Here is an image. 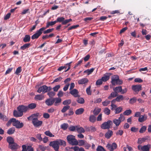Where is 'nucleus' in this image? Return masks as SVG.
Instances as JSON below:
<instances>
[{
	"mask_svg": "<svg viewBox=\"0 0 151 151\" xmlns=\"http://www.w3.org/2000/svg\"><path fill=\"white\" fill-rule=\"evenodd\" d=\"M113 122L116 127L119 126L121 122L118 119H114L113 120Z\"/></svg>",
	"mask_w": 151,
	"mask_h": 151,
	"instance_id": "34",
	"label": "nucleus"
},
{
	"mask_svg": "<svg viewBox=\"0 0 151 151\" xmlns=\"http://www.w3.org/2000/svg\"><path fill=\"white\" fill-rule=\"evenodd\" d=\"M47 94L50 97H52L55 96V93L53 91H49Z\"/></svg>",
	"mask_w": 151,
	"mask_h": 151,
	"instance_id": "51",
	"label": "nucleus"
},
{
	"mask_svg": "<svg viewBox=\"0 0 151 151\" xmlns=\"http://www.w3.org/2000/svg\"><path fill=\"white\" fill-rule=\"evenodd\" d=\"M150 146H151L150 144H148L143 146L139 145L137 147L138 150L140 151H149Z\"/></svg>",
	"mask_w": 151,
	"mask_h": 151,
	"instance_id": "8",
	"label": "nucleus"
},
{
	"mask_svg": "<svg viewBox=\"0 0 151 151\" xmlns=\"http://www.w3.org/2000/svg\"><path fill=\"white\" fill-rule=\"evenodd\" d=\"M111 83L112 85H121L122 83V81L119 79V76L117 75L113 76L111 78Z\"/></svg>",
	"mask_w": 151,
	"mask_h": 151,
	"instance_id": "3",
	"label": "nucleus"
},
{
	"mask_svg": "<svg viewBox=\"0 0 151 151\" xmlns=\"http://www.w3.org/2000/svg\"><path fill=\"white\" fill-rule=\"evenodd\" d=\"M44 96L42 95H36L35 97V99L39 100H41L44 99Z\"/></svg>",
	"mask_w": 151,
	"mask_h": 151,
	"instance_id": "25",
	"label": "nucleus"
},
{
	"mask_svg": "<svg viewBox=\"0 0 151 151\" xmlns=\"http://www.w3.org/2000/svg\"><path fill=\"white\" fill-rule=\"evenodd\" d=\"M113 124L111 120H108L107 122L103 123L101 125V128L103 129H109Z\"/></svg>",
	"mask_w": 151,
	"mask_h": 151,
	"instance_id": "5",
	"label": "nucleus"
},
{
	"mask_svg": "<svg viewBox=\"0 0 151 151\" xmlns=\"http://www.w3.org/2000/svg\"><path fill=\"white\" fill-rule=\"evenodd\" d=\"M9 147L12 150H17L19 147L17 143L14 142L9 145Z\"/></svg>",
	"mask_w": 151,
	"mask_h": 151,
	"instance_id": "20",
	"label": "nucleus"
},
{
	"mask_svg": "<svg viewBox=\"0 0 151 151\" xmlns=\"http://www.w3.org/2000/svg\"><path fill=\"white\" fill-rule=\"evenodd\" d=\"M116 101L119 102L121 100L123 99V97L122 95H119L116 98Z\"/></svg>",
	"mask_w": 151,
	"mask_h": 151,
	"instance_id": "58",
	"label": "nucleus"
},
{
	"mask_svg": "<svg viewBox=\"0 0 151 151\" xmlns=\"http://www.w3.org/2000/svg\"><path fill=\"white\" fill-rule=\"evenodd\" d=\"M52 89V88L50 86L47 87L45 85H43L39 88L38 90L37 91V92L39 93L42 92L43 93H45L50 91Z\"/></svg>",
	"mask_w": 151,
	"mask_h": 151,
	"instance_id": "4",
	"label": "nucleus"
},
{
	"mask_svg": "<svg viewBox=\"0 0 151 151\" xmlns=\"http://www.w3.org/2000/svg\"><path fill=\"white\" fill-rule=\"evenodd\" d=\"M132 113V111L131 110H126L124 111L123 113V114L125 115H129Z\"/></svg>",
	"mask_w": 151,
	"mask_h": 151,
	"instance_id": "55",
	"label": "nucleus"
},
{
	"mask_svg": "<svg viewBox=\"0 0 151 151\" xmlns=\"http://www.w3.org/2000/svg\"><path fill=\"white\" fill-rule=\"evenodd\" d=\"M122 110V108L121 107H119L115 109V113L116 114H118L120 113Z\"/></svg>",
	"mask_w": 151,
	"mask_h": 151,
	"instance_id": "43",
	"label": "nucleus"
},
{
	"mask_svg": "<svg viewBox=\"0 0 151 151\" xmlns=\"http://www.w3.org/2000/svg\"><path fill=\"white\" fill-rule=\"evenodd\" d=\"M14 123L13 124V125L17 129H20L22 127L24 126V124L22 122H20L18 120H16L14 118Z\"/></svg>",
	"mask_w": 151,
	"mask_h": 151,
	"instance_id": "9",
	"label": "nucleus"
},
{
	"mask_svg": "<svg viewBox=\"0 0 151 151\" xmlns=\"http://www.w3.org/2000/svg\"><path fill=\"white\" fill-rule=\"evenodd\" d=\"M125 117L122 114H121L120 115V116L119 118L118 119L121 122L124 121L125 120Z\"/></svg>",
	"mask_w": 151,
	"mask_h": 151,
	"instance_id": "53",
	"label": "nucleus"
},
{
	"mask_svg": "<svg viewBox=\"0 0 151 151\" xmlns=\"http://www.w3.org/2000/svg\"><path fill=\"white\" fill-rule=\"evenodd\" d=\"M70 106L68 105H66V106H64L61 111L62 113H64L65 111H66L67 110H68L70 108Z\"/></svg>",
	"mask_w": 151,
	"mask_h": 151,
	"instance_id": "44",
	"label": "nucleus"
},
{
	"mask_svg": "<svg viewBox=\"0 0 151 151\" xmlns=\"http://www.w3.org/2000/svg\"><path fill=\"white\" fill-rule=\"evenodd\" d=\"M104 112L105 114L109 115L110 113V110L107 108H105L104 109Z\"/></svg>",
	"mask_w": 151,
	"mask_h": 151,
	"instance_id": "46",
	"label": "nucleus"
},
{
	"mask_svg": "<svg viewBox=\"0 0 151 151\" xmlns=\"http://www.w3.org/2000/svg\"><path fill=\"white\" fill-rule=\"evenodd\" d=\"M30 37L29 35H26L23 39V41L24 42H27L30 40Z\"/></svg>",
	"mask_w": 151,
	"mask_h": 151,
	"instance_id": "32",
	"label": "nucleus"
},
{
	"mask_svg": "<svg viewBox=\"0 0 151 151\" xmlns=\"http://www.w3.org/2000/svg\"><path fill=\"white\" fill-rule=\"evenodd\" d=\"M94 69L93 68H91V69H88L84 71V73H88V75H89L91 74L93 71Z\"/></svg>",
	"mask_w": 151,
	"mask_h": 151,
	"instance_id": "41",
	"label": "nucleus"
},
{
	"mask_svg": "<svg viewBox=\"0 0 151 151\" xmlns=\"http://www.w3.org/2000/svg\"><path fill=\"white\" fill-rule=\"evenodd\" d=\"M70 91L69 92L74 97L77 98L79 97L78 91L76 89H74Z\"/></svg>",
	"mask_w": 151,
	"mask_h": 151,
	"instance_id": "13",
	"label": "nucleus"
},
{
	"mask_svg": "<svg viewBox=\"0 0 151 151\" xmlns=\"http://www.w3.org/2000/svg\"><path fill=\"white\" fill-rule=\"evenodd\" d=\"M27 107L28 108V110L29 109H33L36 107V104L35 103H31L29 104Z\"/></svg>",
	"mask_w": 151,
	"mask_h": 151,
	"instance_id": "23",
	"label": "nucleus"
},
{
	"mask_svg": "<svg viewBox=\"0 0 151 151\" xmlns=\"http://www.w3.org/2000/svg\"><path fill=\"white\" fill-rule=\"evenodd\" d=\"M23 113H22V112L18 110L17 111L14 110L13 112L14 116L16 117H21L23 116Z\"/></svg>",
	"mask_w": 151,
	"mask_h": 151,
	"instance_id": "17",
	"label": "nucleus"
},
{
	"mask_svg": "<svg viewBox=\"0 0 151 151\" xmlns=\"http://www.w3.org/2000/svg\"><path fill=\"white\" fill-rule=\"evenodd\" d=\"M147 115L146 114L141 115L138 119V121L140 122H142L147 119Z\"/></svg>",
	"mask_w": 151,
	"mask_h": 151,
	"instance_id": "19",
	"label": "nucleus"
},
{
	"mask_svg": "<svg viewBox=\"0 0 151 151\" xmlns=\"http://www.w3.org/2000/svg\"><path fill=\"white\" fill-rule=\"evenodd\" d=\"M17 110L23 113V112H25L28 110V108L27 106L23 105H20L17 107Z\"/></svg>",
	"mask_w": 151,
	"mask_h": 151,
	"instance_id": "11",
	"label": "nucleus"
},
{
	"mask_svg": "<svg viewBox=\"0 0 151 151\" xmlns=\"http://www.w3.org/2000/svg\"><path fill=\"white\" fill-rule=\"evenodd\" d=\"M7 141L9 143V145L14 143V139L10 137H7Z\"/></svg>",
	"mask_w": 151,
	"mask_h": 151,
	"instance_id": "24",
	"label": "nucleus"
},
{
	"mask_svg": "<svg viewBox=\"0 0 151 151\" xmlns=\"http://www.w3.org/2000/svg\"><path fill=\"white\" fill-rule=\"evenodd\" d=\"M71 63V62H70L69 63L66 64L65 66H63L64 69H65L67 68H68L65 71V72H66L70 68V64Z\"/></svg>",
	"mask_w": 151,
	"mask_h": 151,
	"instance_id": "37",
	"label": "nucleus"
},
{
	"mask_svg": "<svg viewBox=\"0 0 151 151\" xmlns=\"http://www.w3.org/2000/svg\"><path fill=\"white\" fill-rule=\"evenodd\" d=\"M22 70L21 67H19L17 68L15 73L17 75H19V73L21 72Z\"/></svg>",
	"mask_w": 151,
	"mask_h": 151,
	"instance_id": "47",
	"label": "nucleus"
},
{
	"mask_svg": "<svg viewBox=\"0 0 151 151\" xmlns=\"http://www.w3.org/2000/svg\"><path fill=\"white\" fill-rule=\"evenodd\" d=\"M109 75L108 74L105 75L101 79L103 81L105 82L109 80Z\"/></svg>",
	"mask_w": 151,
	"mask_h": 151,
	"instance_id": "33",
	"label": "nucleus"
},
{
	"mask_svg": "<svg viewBox=\"0 0 151 151\" xmlns=\"http://www.w3.org/2000/svg\"><path fill=\"white\" fill-rule=\"evenodd\" d=\"M146 129L147 127L146 126H144L141 127L139 131V132L140 133H143L146 131Z\"/></svg>",
	"mask_w": 151,
	"mask_h": 151,
	"instance_id": "48",
	"label": "nucleus"
},
{
	"mask_svg": "<svg viewBox=\"0 0 151 151\" xmlns=\"http://www.w3.org/2000/svg\"><path fill=\"white\" fill-rule=\"evenodd\" d=\"M60 86L58 85H56L53 88V90L54 91L57 92L58 91V89L60 88Z\"/></svg>",
	"mask_w": 151,
	"mask_h": 151,
	"instance_id": "56",
	"label": "nucleus"
},
{
	"mask_svg": "<svg viewBox=\"0 0 151 151\" xmlns=\"http://www.w3.org/2000/svg\"><path fill=\"white\" fill-rule=\"evenodd\" d=\"M53 98L54 105L55 106H57L59 105L62 101L61 99L59 98Z\"/></svg>",
	"mask_w": 151,
	"mask_h": 151,
	"instance_id": "16",
	"label": "nucleus"
},
{
	"mask_svg": "<svg viewBox=\"0 0 151 151\" xmlns=\"http://www.w3.org/2000/svg\"><path fill=\"white\" fill-rule=\"evenodd\" d=\"M39 149H40L42 151H45L46 149V147L43 145H39L38 146Z\"/></svg>",
	"mask_w": 151,
	"mask_h": 151,
	"instance_id": "60",
	"label": "nucleus"
},
{
	"mask_svg": "<svg viewBox=\"0 0 151 151\" xmlns=\"http://www.w3.org/2000/svg\"><path fill=\"white\" fill-rule=\"evenodd\" d=\"M117 95V93L116 92H115V91L114 92H112L110 95L109 96L108 98L109 99H112V98H114Z\"/></svg>",
	"mask_w": 151,
	"mask_h": 151,
	"instance_id": "27",
	"label": "nucleus"
},
{
	"mask_svg": "<svg viewBox=\"0 0 151 151\" xmlns=\"http://www.w3.org/2000/svg\"><path fill=\"white\" fill-rule=\"evenodd\" d=\"M65 20V18L63 17H58L57 18V20H56V23L58 22H62L64 21Z\"/></svg>",
	"mask_w": 151,
	"mask_h": 151,
	"instance_id": "57",
	"label": "nucleus"
},
{
	"mask_svg": "<svg viewBox=\"0 0 151 151\" xmlns=\"http://www.w3.org/2000/svg\"><path fill=\"white\" fill-rule=\"evenodd\" d=\"M45 134L47 136L50 137H54V135L53 134L49 131H46L44 132Z\"/></svg>",
	"mask_w": 151,
	"mask_h": 151,
	"instance_id": "36",
	"label": "nucleus"
},
{
	"mask_svg": "<svg viewBox=\"0 0 151 151\" xmlns=\"http://www.w3.org/2000/svg\"><path fill=\"white\" fill-rule=\"evenodd\" d=\"M78 145L79 146H82L84 145L85 144V142L84 140H78Z\"/></svg>",
	"mask_w": 151,
	"mask_h": 151,
	"instance_id": "63",
	"label": "nucleus"
},
{
	"mask_svg": "<svg viewBox=\"0 0 151 151\" xmlns=\"http://www.w3.org/2000/svg\"><path fill=\"white\" fill-rule=\"evenodd\" d=\"M96 118L94 116L91 115L90 116L89 121L92 122H94L96 121Z\"/></svg>",
	"mask_w": 151,
	"mask_h": 151,
	"instance_id": "45",
	"label": "nucleus"
},
{
	"mask_svg": "<svg viewBox=\"0 0 151 151\" xmlns=\"http://www.w3.org/2000/svg\"><path fill=\"white\" fill-rule=\"evenodd\" d=\"M110 101L108 100H106L102 102L103 105L104 106H106L110 104Z\"/></svg>",
	"mask_w": 151,
	"mask_h": 151,
	"instance_id": "59",
	"label": "nucleus"
},
{
	"mask_svg": "<svg viewBox=\"0 0 151 151\" xmlns=\"http://www.w3.org/2000/svg\"><path fill=\"white\" fill-rule=\"evenodd\" d=\"M46 104L48 106H51L54 104L53 98H50L47 99L45 101Z\"/></svg>",
	"mask_w": 151,
	"mask_h": 151,
	"instance_id": "14",
	"label": "nucleus"
},
{
	"mask_svg": "<svg viewBox=\"0 0 151 151\" xmlns=\"http://www.w3.org/2000/svg\"><path fill=\"white\" fill-rule=\"evenodd\" d=\"M68 126V124L67 123H64L61 125L60 127L63 130H65L67 129Z\"/></svg>",
	"mask_w": 151,
	"mask_h": 151,
	"instance_id": "42",
	"label": "nucleus"
},
{
	"mask_svg": "<svg viewBox=\"0 0 151 151\" xmlns=\"http://www.w3.org/2000/svg\"><path fill=\"white\" fill-rule=\"evenodd\" d=\"M149 137L147 136L143 138H139L138 139L137 143L139 144H141L142 142H145L146 140H147Z\"/></svg>",
	"mask_w": 151,
	"mask_h": 151,
	"instance_id": "21",
	"label": "nucleus"
},
{
	"mask_svg": "<svg viewBox=\"0 0 151 151\" xmlns=\"http://www.w3.org/2000/svg\"><path fill=\"white\" fill-rule=\"evenodd\" d=\"M77 102L79 104H83L84 103L85 101L84 99L81 97H80L78 98L77 99Z\"/></svg>",
	"mask_w": 151,
	"mask_h": 151,
	"instance_id": "40",
	"label": "nucleus"
},
{
	"mask_svg": "<svg viewBox=\"0 0 151 151\" xmlns=\"http://www.w3.org/2000/svg\"><path fill=\"white\" fill-rule=\"evenodd\" d=\"M123 133V131L121 129L118 130L116 133V135H122Z\"/></svg>",
	"mask_w": 151,
	"mask_h": 151,
	"instance_id": "64",
	"label": "nucleus"
},
{
	"mask_svg": "<svg viewBox=\"0 0 151 151\" xmlns=\"http://www.w3.org/2000/svg\"><path fill=\"white\" fill-rule=\"evenodd\" d=\"M30 43H26L24 44L23 46H21L20 48L22 50H24L25 49L28 48L30 46Z\"/></svg>",
	"mask_w": 151,
	"mask_h": 151,
	"instance_id": "39",
	"label": "nucleus"
},
{
	"mask_svg": "<svg viewBox=\"0 0 151 151\" xmlns=\"http://www.w3.org/2000/svg\"><path fill=\"white\" fill-rule=\"evenodd\" d=\"M59 145L65 146L66 145V142L64 140L59 139L51 142L49 145L51 146L55 151H58Z\"/></svg>",
	"mask_w": 151,
	"mask_h": 151,
	"instance_id": "1",
	"label": "nucleus"
},
{
	"mask_svg": "<svg viewBox=\"0 0 151 151\" xmlns=\"http://www.w3.org/2000/svg\"><path fill=\"white\" fill-rule=\"evenodd\" d=\"M88 79L86 78H82L78 81V83L79 84H83L88 83Z\"/></svg>",
	"mask_w": 151,
	"mask_h": 151,
	"instance_id": "18",
	"label": "nucleus"
},
{
	"mask_svg": "<svg viewBox=\"0 0 151 151\" xmlns=\"http://www.w3.org/2000/svg\"><path fill=\"white\" fill-rule=\"evenodd\" d=\"M15 132V129L12 128L9 129L7 131V133L10 135L13 134Z\"/></svg>",
	"mask_w": 151,
	"mask_h": 151,
	"instance_id": "35",
	"label": "nucleus"
},
{
	"mask_svg": "<svg viewBox=\"0 0 151 151\" xmlns=\"http://www.w3.org/2000/svg\"><path fill=\"white\" fill-rule=\"evenodd\" d=\"M113 132L111 130H109L105 134V137L107 139H109L113 135Z\"/></svg>",
	"mask_w": 151,
	"mask_h": 151,
	"instance_id": "22",
	"label": "nucleus"
},
{
	"mask_svg": "<svg viewBox=\"0 0 151 151\" xmlns=\"http://www.w3.org/2000/svg\"><path fill=\"white\" fill-rule=\"evenodd\" d=\"M86 130L88 131L95 132L96 130V128L95 127L91 126L89 127H88L86 128Z\"/></svg>",
	"mask_w": 151,
	"mask_h": 151,
	"instance_id": "38",
	"label": "nucleus"
},
{
	"mask_svg": "<svg viewBox=\"0 0 151 151\" xmlns=\"http://www.w3.org/2000/svg\"><path fill=\"white\" fill-rule=\"evenodd\" d=\"M31 120H32V124L35 127H39L42 124V121L39 120L37 118H34Z\"/></svg>",
	"mask_w": 151,
	"mask_h": 151,
	"instance_id": "7",
	"label": "nucleus"
},
{
	"mask_svg": "<svg viewBox=\"0 0 151 151\" xmlns=\"http://www.w3.org/2000/svg\"><path fill=\"white\" fill-rule=\"evenodd\" d=\"M41 116V115L38 113H37L35 114H34L32 115L31 116H29L27 118V119L28 120H30L34 118H37L38 117H40Z\"/></svg>",
	"mask_w": 151,
	"mask_h": 151,
	"instance_id": "15",
	"label": "nucleus"
},
{
	"mask_svg": "<svg viewBox=\"0 0 151 151\" xmlns=\"http://www.w3.org/2000/svg\"><path fill=\"white\" fill-rule=\"evenodd\" d=\"M101 110L100 108H96L93 111V114L94 115H97L101 112Z\"/></svg>",
	"mask_w": 151,
	"mask_h": 151,
	"instance_id": "30",
	"label": "nucleus"
},
{
	"mask_svg": "<svg viewBox=\"0 0 151 151\" xmlns=\"http://www.w3.org/2000/svg\"><path fill=\"white\" fill-rule=\"evenodd\" d=\"M91 88V86H89L86 89V93L88 95H90L91 94V91L90 89Z\"/></svg>",
	"mask_w": 151,
	"mask_h": 151,
	"instance_id": "61",
	"label": "nucleus"
},
{
	"mask_svg": "<svg viewBox=\"0 0 151 151\" xmlns=\"http://www.w3.org/2000/svg\"><path fill=\"white\" fill-rule=\"evenodd\" d=\"M97 151H106L104 147L101 146H98L96 149Z\"/></svg>",
	"mask_w": 151,
	"mask_h": 151,
	"instance_id": "49",
	"label": "nucleus"
},
{
	"mask_svg": "<svg viewBox=\"0 0 151 151\" xmlns=\"http://www.w3.org/2000/svg\"><path fill=\"white\" fill-rule=\"evenodd\" d=\"M137 101V99L135 97H133L131 99L129 100V103L131 104H133L135 103Z\"/></svg>",
	"mask_w": 151,
	"mask_h": 151,
	"instance_id": "62",
	"label": "nucleus"
},
{
	"mask_svg": "<svg viewBox=\"0 0 151 151\" xmlns=\"http://www.w3.org/2000/svg\"><path fill=\"white\" fill-rule=\"evenodd\" d=\"M76 131L79 133H84L85 132V130L82 127L78 126H77Z\"/></svg>",
	"mask_w": 151,
	"mask_h": 151,
	"instance_id": "29",
	"label": "nucleus"
},
{
	"mask_svg": "<svg viewBox=\"0 0 151 151\" xmlns=\"http://www.w3.org/2000/svg\"><path fill=\"white\" fill-rule=\"evenodd\" d=\"M45 29V28L42 27L37 31L33 35L32 37V39H34L37 38L42 34V31Z\"/></svg>",
	"mask_w": 151,
	"mask_h": 151,
	"instance_id": "6",
	"label": "nucleus"
},
{
	"mask_svg": "<svg viewBox=\"0 0 151 151\" xmlns=\"http://www.w3.org/2000/svg\"><path fill=\"white\" fill-rule=\"evenodd\" d=\"M113 90L115 92H121L122 91V87L121 86H118L113 88Z\"/></svg>",
	"mask_w": 151,
	"mask_h": 151,
	"instance_id": "28",
	"label": "nucleus"
},
{
	"mask_svg": "<svg viewBox=\"0 0 151 151\" xmlns=\"http://www.w3.org/2000/svg\"><path fill=\"white\" fill-rule=\"evenodd\" d=\"M71 103V100L70 99L64 101L63 104L64 105H68Z\"/></svg>",
	"mask_w": 151,
	"mask_h": 151,
	"instance_id": "54",
	"label": "nucleus"
},
{
	"mask_svg": "<svg viewBox=\"0 0 151 151\" xmlns=\"http://www.w3.org/2000/svg\"><path fill=\"white\" fill-rule=\"evenodd\" d=\"M14 118H12L10 119L7 122L6 124V125L7 126H9L12 123V124L14 123Z\"/></svg>",
	"mask_w": 151,
	"mask_h": 151,
	"instance_id": "50",
	"label": "nucleus"
},
{
	"mask_svg": "<svg viewBox=\"0 0 151 151\" xmlns=\"http://www.w3.org/2000/svg\"><path fill=\"white\" fill-rule=\"evenodd\" d=\"M67 139L68 143L72 145H77L78 144V141L75 139V136L72 135L68 136Z\"/></svg>",
	"mask_w": 151,
	"mask_h": 151,
	"instance_id": "2",
	"label": "nucleus"
},
{
	"mask_svg": "<svg viewBox=\"0 0 151 151\" xmlns=\"http://www.w3.org/2000/svg\"><path fill=\"white\" fill-rule=\"evenodd\" d=\"M77 128V126H72L69 128V129L70 131H75V130H76Z\"/></svg>",
	"mask_w": 151,
	"mask_h": 151,
	"instance_id": "52",
	"label": "nucleus"
},
{
	"mask_svg": "<svg viewBox=\"0 0 151 151\" xmlns=\"http://www.w3.org/2000/svg\"><path fill=\"white\" fill-rule=\"evenodd\" d=\"M106 147L110 151H113L116 148L117 145L114 142L111 145L108 144Z\"/></svg>",
	"mask_w": 151,
	"mask_h": 151,
	"instance_id": "12",
	"label": "nucleus"
},
{
	"mask_svg": "<svg viewBox=\"0 0 151 151\" xmlns=\"http://www.w3.org/2000/svg\"><path fill=\"white\" fill-rule=\"evenodd\" d=\"M84 111L83 108H80L77 109L75 111V113L77 115H80L82 114Z\"/></svg>",
	"mask_w": 151,
	"mask_h": 151,
	"instance_id": "26",
	"label": "nucleus"
},
{
	"mask_svg": "<svg viewBox=\"0 0 151 151\" xmlns=\"http://www.w3.org/2000/svg\"><path fill=\"white\" fill-rule=\"evenodd\" d=\"M132 89L134 91V94H136L142 90V86L140 85H133L132 86Z\"/></svg>",
	"mask_w": 151,
	"mask_h": 151,
	"instance_id": "10",
	"label": "nucleus"
},
{
	"mask_svg": "<svg viewBox=\"0 0 151 151\" xmlns=\"http://www.w3.org/2000/svg\"><path fill=\"white\" fill-rule=\"evenodd\" d=\"M56 23V21H54L49 22L47 23L46 27H44L46 29L47 28H48L49 27V26L53 25H54Z\"/></svg>",
	"mask_w": 151,
	"mask_h": 151,
	"instance_id": "31",
	"label": "nucleus"
}]
</instances>
